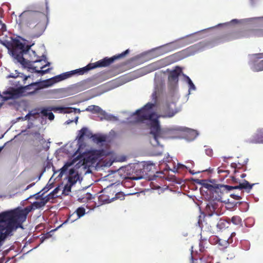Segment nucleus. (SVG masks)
Returning <instances> with one entry per match:
<instances>
[{"label":"nucleus","mask_w":263,"mask_h":263,"mask_svg":"<svg viewBox=\"0 0 263 263\" xmlns=\"http://www.w3.org/2000/svg\"><path fill=\"white\" fill-rule=\"evenodd\" d=\"M129 53V50L127 49L122 53L118 55H114L111 58L106 57L101 60H99L95 63H89L86 66L72 70L69 72L63 73L62 74L56 76L50 79H47L43 81V86L45 87H50L53 84L59 82L61 81L65 80L68 78L71 77L74 74L83 75L87 72L89 70L98 68V67H105L110 65L116 60L123 58L126 54Z\"/></svg>","instance_id":"nucleus-1"},{"label":"nucleus","mask_w":263,"mask_h":263,"mask_svg":"<svg viewBox=\"0 0 263 263\" xmlns=\"http://www.w3.org/2000/svg\"><path fill=\"white\" fill-rule=\"evenodd\" d=\"M210 182L211 183H204L203 186L210 191L211 197L213 200V201L210 202V204H208V206L210 209L211 208L213 212L216 213L217 212L216 211V210L217 207L215 201H219L220 202H226V200H223L224 195L233 189H245L249 193L254 185V183L252 184H250V183L246 180H245L243 182L239 183L238 185L236 186L216 184L214 182H215L214 180H210Z\"/></svg>","instance_id":"nucleus-2"},{"label":"nucleus","mask_w":263,"mask_h":263,"mask_svg":"<svg viewBox=\"0 0 263 263\" xmlns=\"http://www.w3.org/2000/svg\"><path fill=\"white\" fill-rule=\"evenodd\" d=\"M152 97L155 101L154 103H147L140 109L137 110L134 115L136 116V122L140 123L143 122L145 120H149L150 134L153 135L154 140L158 143V139L161 134L160 126L158 117L154 118L155 114L151 111L152 108L155 106L157 100V92L156 91L153 92Z\"/></svg>","instance_id":"nucleus-3"},{"label":"nucleus","mask_w":263,"mask_h":263,"mask_svg":"<svg viewBox=\"0 0 263 263\" xmlns=\"http://www.w3.org/2000/svg\"><path fill=\"white\" fill-rule=\"evenodd\" d=\"M23 223L11 211L0 213V242L4 241L12 232L19 228H22Z\"/></svg>","instance_id":"nucleus-4"},{"label":"nucleus","mask_w":263,"mask_h":263,"mask_svg":"<svg viewBox=\"0 0 263 263\" xmlns=\"http://www.w3.org/2000/svg\"><path fill=\"white\" fill-rule=\"evenodd\" d=\"M26 16L27 26L30 29L32 36L38 37L41 36L45 31L46 24V17L43 13L27 11L23 13Z\"/></svg>","instance_id":"nucleus-5"},{"label":"nucleus","mask_w":263,"mask_h":263,"mask_svg":"<svg viewBox=\"0 0 263 263\" xmlns=\"http://www.w3.org/2000/svg\"><path fill=\"white\" fill-rule=\"evenodd\" d=\"M250 36L263 37V27L248 31H236L226 34L221 37V42H229L242 37Z\"/></svg>","instance_id":"nucleus-6"},{"label":"nucleus","mask_w":263,"mask_h":263,"mask_svg":"<svg viewBox=\"0 0 263 263\" xmlns=\"http://www.w3.org/2000/svg\"><path fill=\"white\" fill-rule=\"evenodd\" d=\"M44 206V203L41 200L40 201H35L30 205L27 206L24 209L17 208L10 210L23 223V222L26 221L27 216L29 212H30L32 210L40 209Z\"/></svg>","instance_id":"nucleus-7"},{"label":"nucleus","mask_w":263,"mask_h":263,"mask_svg":"<svg viewBox=\"0 0 263 263\" xmlns=\"http://www.w3.org/2000/svg\"><path fill=\"white\" fill-rule=\"evenodd\" d=\"M30 49V46H25L24 44L17 41L14 43L11 50L12 55L17 62L22 65H25L27 61L24 58L23 54L26 53Z\"/></svg>","instance_id":"nucleus-8"},{"label":"nucleus","mask_w":263,"mask_h":263,"mask_svg":"<svg viewBox=\"0 0 263 263\" xmlns=\"http://www.w3.org/2000/svg\"><path fill=\"white\" fill-rule=\"evenodd\" d=\"M84 136L89 139H92V140L97 144L105 142L106 140L105 136L93 134L87 127H83L81 130H79L77 137L79 144L83 142Z\"/></svg>","instance_id":"nucleus-9"},{"label":"nucleus","mask_w":263,"mask_h":263,"mask_svg":"<svg viewBox=\"0 0 263 263\" xmlns=\"http://www.w3.org/2000/svg\"><path fill=\"white\" fill-rule=\"evenodd\" d=\"M249 64L251 69L255 72L263 70V53L249 55Z\"/></svg>","instance_id":"nucleus-10"},{"label":"nucleus","mask_w":263,"mask_h":263,"mask_svg":"<svg viewBox=\"0 0 263 263\" xmlns=\"http://www.w3.org/2000/svg\"><path fill=\"white\" fill-rule=\"evenodd\" d=\"M29 63V68L32 69L35 72L41 74L42 75L48 72L50 69L48 68L46 70H42L43 68L50 65V63L47 62L46 63V61L43 59H36Z\"/></svg>","instance_id":"nucleus-11"},{"label":"nucleus","mask_w":263,"mask_h":263,"mask_svg":"<svg viewBox=\"0 0 263 263\" xmlns=\"http://www.w3.org/2000/svg\"><path fill=\"white\" fill-rule=\"evenodd\" d=\"M92 114H98L99 117L101 120H106L108 121L114 120L115 117L112 115H108L99 106L91 105L88 106L85 110Z\"/></svg>","instance_id":"nucleus-12"},{"label":"nucleus","mask_w":263,"mask_h":263,"mask_svg":"<svg viewBox=\"0 0 263 263\" xmlns=\"http://www.w3.org/2000/svg\"><path fill=\"white\" fill-rule=\"evenodd\" d=\"M162 110L164 115L161 116L163 117H172L178 111L176 107V104L173 102L166 103Z\"/></svg>","instance_id":"nucleus-13"},{"label":"nucleus","mask_w":263,"mask_h":263,"mask_svg":"<svg viewBox=\"0 0 263 263\" xmlns=\"http://www.w3.org/2000/svg\"><path fill=\"white\" fill-rule=\"evenodd\" d=\"M21 91L18 89H11L9 91L4 92L3 95L0 94V97L2 98V100L5 101L9 99H14L18 98L20 96Z\"/></svg>","instance_id":"nucleus-14"},{"label":"nucleus","mask_w":263,"mask_h":263,"mask_svg":"<svg viewBox=\"0 0 263 263\" xmlns=\"http://www.w3.org/2000/svg\"><path fill=\"white\" fill-rule=\"evenodd\" d=\"M181 72V69L179 67L171 71L168 78L170 85L174 86L178 84V77Z\"/></svg>","instance_id":"nucleus-15"},{"label":"nucleus","mask_w":263,"mask_h":263,"mask_svg":"<svg viewBox=\"0 0 263 263\" xmlns=\"http://www.w3.org/2000/svg\"><path fill=\"white\" fill-rule=\"evenodd\" d=\"M202 243V240H200L199 243V251L201 253H202V254H204L202 256H199L200 260V263H213V257L206 255L208 254V253L205 252L204 247L203 246Z\"/></svg>","instance_id":"nucleus-16"},{"label":"nucleus","mask_w":263,"mask_h":263,"mask_svg":"<svg viewBox=\"0 0 263 263\" xmlns=\"http://www.w3.org/2000/svg\"><path fill=\"white\" fill-rule=\"evenodd\" d=\"M43 88H45V87L43 86V81L42 82L32 83L24 87L25 91H28V92L29 93H33Z\"/></svg>","instance_id":"nucleus-17"},{"label":"nucleus","mask_w":263,"mask_h":263,"mask_svg":"<svg viewBox=\"0 0 263 263\" xmlns=\"http://www.w3.org/2000/svg\"><path fill=\"white\" fill-rule=\"evenodd\" d=\"M89 158L91 161H95L99 158L105 156L106 152L103 149H92L88 152Z\"/></svg>","instance_id":"nucleus-18"},{"label":"nucleus","mask_w":263,"mask_h":263,"mask_svg":"<svg viewBox=\"0 0 263 263\" xmlns=\"http://www.w3.org/2000/svg\"><path fill=\"white\" fill-rule=\"evenodd\" d=\"M251 143H263V128L258 130L250 139Z\"/></svg>","instance_id":"nucleus-19"},{"label":"nucleus","mask_w":263,"mask_h":263,"mask_svg":"<svg viewBox=\"0 0 263 263\" xmlns=\"http://www.w3.org/2000/svg\"><path fill=\"white\" fill-rule=\"evenodd\" d=\"M78 200L81 202H85L92 199V195L85 191H80L78 193Z\"/></svg>","instance_id":"nucleus-20"},{"label":"nucleus","mask_w":263,"mask_h":263,"mask_svg":"<svg viewBox=\"0 0 263 263\" xmlns=\"http://www.w3.org/2000/svg\"><path fill=\"white\" fill-rule=\"evenodd\" d=\"M74 168H70L69 171L68 181L72 184L76 183L79 179V175L75 173Z\"/></svg>","instance_id":"nucleus-21"},{"label":"nucleus","mask_w":263,"mask_h":263,"mask_svg":"<svg viewBox=\"0 0 263 263\" xmlns=\"http://www.w3.org/2000/svg\"><path fill=\"white\" fill-rule=\"evenodd\" d=\"M213 239L214 242L218 243L219 246L222 247V248H227L230 244L229 239H220L219 237L214 236Z\"/></svg>","instance_id":"nucleus-22"},{"label":"nucleus","mask_w":263,"mask_h":263,"mask_svg":"<svg viewBox=\"0 0 263 263\" xmlns=\"http://www.w3.org/2000/svg\"><path fill=\"white\" fill-rule=\"evenodd\" d=\"M208 46V44L204 42H200L198 44H195L191 47L189 48L193 49L194 50H198L202 48H203Z\"/></svg>","instance_id":"nucleus-23"},{"label":"nucleus","mask_w":263,"mask_h":263,"mask_svg":"<svg viewBox=\"0 0 263 263\" xmlns=\"http://www.w3.org/2000/svg\"><path fill=\"white\" fill-rule=\"evenodd\" d=\"M74 213L77 214V219H79L85 215V209L83 207H79L76 210Z\"/></svg>","instance_id":"nucleus-24"},{"label":"nucleus","mask_w":263,"mask_h":263,"mask_svg":"<svg viewBox=\"0 0 263 263\" xmlns=\"http://www.w3.org/2000/svg\"><path fill=\"white\" fill-rule=\"evenodd\" d=\"M197 254V252H196L195 253L193 252V247L191 248V253L190 256V263H197V258H196V255Z\"/></svg>","instance_id":"nucleus-25"},{"label":"nucleus","mask_w":263,"mask_h":263,"mask_svg":"<svg viewBox=\"0 0 263 263\" xmlns=\"http://www.w3.org/2000/svg\"><path fill=\"white\" fill-rule=\"evenodd\" d=\"M54 110L52 107L44 108L42 110L40 109V114H41L43 116L47 117L49 112Z\"/></svg>","instance_id":"nucleus-26"},{"label":"nucleus","mask_w":263,"mask_h":263,"mask_svg":"<svg viewBox=\"0 0 263 263\" xmlns=\"http://www.w3.org/2000/svg\"><path fill=\"white\" fill-rule=\"evenodd\" d=\"M231 221L235 225L240 224L241 222V219L239 216H234L232 217Z\"/></svg>","instance_id":"nucleus-27"},{"label":"nucleus","mask_w":263,"mask_h":263,"mask_svg":"<svg viewBox=\"0 0 263 263\" xmlns=\"http://www.w3.org/2000/svg\"><path fill=\"white\" fill-rule=\"evenodd\" d=\"M29 115H30L31 117H33L34 118H37L40 115V109L36 108L35 109L29 111Z\"/></svg>","instance_id":"nucleus-28"},{"label":"nucleus","mask_w":263,"mask_h":263,"mask_svg":"<svg viewBox=\"0 0 263 263\" xmlns=\"http://www.w3.org/2000/svg\"><path fill=\"white\" fill-rule=\"evenodd\" d=\"M65 111H64L65 113H71L72 112H74L75 113H80L81 112V110L79 108H72V107H69V108H66L65 109Z\"/></svg>","instance_id":"nucleus-29"},{"label":"nucleus","mask_w":263,"mask_h":263,"mask_svg":"<svg viewBox=\"0 0 263 263\" xmlns=\"http://www.w3.org/2000/svg\"><path fill=\"white\" fill-rule=\"evenodd\" d=\"M72 165L71 162H67L61 168V174H64L65 173L68 167Z\"/></svg>","instance_id":"nucleus-30"},{"label":"nucleus","mask_w":263,"mask_h":263,"mask_svg":"<svg viewBox=\"0 0 263 263\" xmlns=\"http://www.w3.org/2000/svg\"><path fill=\"white\" fill-rule=\"evenodd\" d=\"M35 135L36 137V139L41 144H43L46 143V140L40 133H36L35 134Z\"/></svg>","instance_id":"nucleus-31"},{"label":"nucleus","mask_w":263,"mask_h":263,"mask_svg":"<svg viewBox=\"0 0 263 263\" xmlns=\"http://www.w3.org/2000/svg\"><path fill=\"white\" fill-rule=\"evenodd\" d=\"M50 199H52V197H50V195H47L44 197H42L41 201L44 203L45 205Z\"/></svg>","instance_id":"nucleus-32"},{"label":"nucleus","mask_w":263,"mask_h":263,"mask_svg":"<svg viewBox=\"0 0 263 263\" xmlns=\"http://www.w3.org/2000/svg\"><path fill=\"white\" fill-rule=\"evenodd\" d=\"M52 187L51 184L47 185L41 191H42L41 196H43L46 192H47Z\"/></svg>","instance_id":"nucleus-33"},{"label":"nucleus","mask_w":263,"mask_h":263,"mask_svg":"<svg viewBox=\"0 0 263 263\" xmlns=\"http://www.w3.org/2000/svg\"><path fill=\"white\" fill-rule=\"evenodd\" d=\"M205 154L209 157H212L213 154V149L209 147H205Z\"/></svg>","instance_id":"nucleus-34"},{"label":"nucleus","mask_w":263,"mask_h":263,"mask_svg":"<svg viewBox=\"0 0 263 263\" xmlns=\"http://www.w3.org/2000/svg\"><path fill=\"white\" fill-rule=\"evenodd\" d=\"M59 189L58 187L55 188L51 192H50L48 195H50V197H52V199H54L56 197L55 195L58 193Z\"/></svg>","instance_id":"nucleus-35"},{"label":"nucleus","mask_w":263,"mask_h":263,"mask_svg":"<svg viewBox=\"0 0 263 263\" xmlns=\"http://www.w3.org/2000/svg\"><path fill=\"white\" fill-rule=\"evenodd\" d=\"M123 199L124 198V195L121 192H119V193H117L115 195V197H114V198H112L110 200L111 201L113 199Z\"/></svg>","instance_id":"nucleus-36"},{"label":"nucleus","mask_w":263,"mask_h":263,"mask_svg":"<svg viewBox=\"0 0 263 263\" xmlns=\"http://www.w3.org/2000/svg\"><path fill=\"white\" fill-rule=\"evenodd\" d=\"M242 194V192L240 193V195H238V194H232L230 195V196L236 200H240L241 199V195Z\"/></svg>","instance_id":"nucleus-37"},{"label":"nucleus","mask_w":263,"mask_h":263,"mask_svg":"<svg viewBox=\"0 0 263 263\" xmlns=\"http://www.w3.org/2000/svg\"><path fill=\"white\" fill-rule=\"evenodd\" d=\"M217 227L219 229H222L226 227V223H224V221L220 220L217 224Z\"/></svg>","instance_id":"nucleus-38"},{"label":"nucleus","mask_w":263,"mask_h":263,"mask_svg":"<svg viewBox=\"0 0 263 263\" xmlns=\"http://www.w3.org/2000/svg\"><path fill=\"white\" fill-rule=\"evenodd\" d=\"M75 214V213H73V214H72L71 215H70L69 217L67 218V219L66 220V221H65V222H72L73 221H74L76 220H77V218L76 219H74L73 218V216Z\"/></svg>","instance_id":"nucleus-39"},{"label":"nucleus","mask_w":263,"mask_h":263,"mask_svg":"<svg viewBox=\"0 0 263 263\" xmlns=\"http://www.w3.org/2000/svg\"><path fill=\"white\" fill-rule=\"evenodd\" d=\"M49 148V146L47 145L46 147H44V148H36L35 149V152L36 154H39L42 150L43 149H45V151H47Z\"/></svg>","instance_id":"nucleus-40"},{"label":"nucleus","mask_w":263,"mask_h":263,"mask_svg":"<svg viewBox=\"0 0 263 263\" xmlns=\"http://www.w3.org/2000/svg\"><path fill=\"white\" fill-rule=\"evenodd\" d=\"M187 79L188 83H189V85L190 86V87L191 88H192L193 89H195V86L194 84H193V83L192 82V80L190 79V78L189 77H187Z\"/></svg>","instance_id":"nucleus-41"},{"label":"nucleus","mask_w":263,"mask_h":263,"mask_svg":"<svg viewBox=\"0 0 263 263\" xmlns=\"http://www.w3.org/2000/svg\"><path fill=\"white\" fill-rule=\"evenodd\" d=\"M207 170L205 169V170H200V171H198L197 172H195L194 170H189V172L191 174H198V173H199L200 172H205Z\"/></svg>","instance_id":"nucleus-42"},{"label":"nucleus","mask_w":263,"mask_h":263,"mask_svg":"<svg viewBox=\"0 0 263 263\" xmlns=\"http://www.w3.org/2000/svg\"><path fill=\"white\" fill-rule=\"evenodd\" d=\"M42 191L38 192L37 193L34 195V196L36 199H42L43 196H41Z\"/></svg>","instance_id":"nucleus-43"},{"label":"nucleus","mask_w":263,"mask_h":263,"mask_svg":"<svg viewBox=\"0 0 263 263\" xmlns=\"http://www.w3.org/2000/svg\"><path fill=\"white\" fill-rule=\"evenodd\" d=\"M47 117L48 118V119L50 120H52L54 119V115L53 114V113L52 112L49 111L48 115H47Z\"/></svg>","instance_id":"nucleus-44"},{"label":"nucleus","mask_w":263,"mask_h":263,"mask_svg":"<svg viewBox=\"0 0 263 263\" xmlns=\"http://www.w3.org/2000/svg\"><path fill=\"white\" fill-rule=\"evenodd\" d=\"M142 176L140 175V176H131L130 177V179H131L132 180H139V179H140L141 178H142Z\"/></svg>","instance_id":"nucleus-45"},{"label":"nucleus","mask_w":263,"mask_h":263,"mask_svg":"<svg viewBox=\"0 0 263 263\" xmlns=\"http://www.w3.org/2000/svg\"><path fill=\"white\" fill-rule=\"evenodd\" d=\"M0 29L2 30H6V25L5 24H3L2 21L0 20Z\"/></svg>","instance_id":"nucleus-46"},{"label":"nucleus","mask_w":263,"mask_h":263,"mask_svg":"<svg viewBox=\"0 0 263 263\" xmlns=\"http://www.w3.org/2000/svg\"><path fill=\"white\" fill-rule=\"evenodd\" d=\"M35 183H31L30 184H29L26 188V190H28L29 189H30L31 187L33 186L34 185Z\"/></svg>","instance_id":"nucleus-47"},{"label":"nucleus","mask_w":263,"mask_h":263,"mask_svg":"<svg viewBox=\"0 0 263 263\" xmlns=\"http://www.w3.org/2000/svg\"><path fill=\"white\" fill-rule=\"evenodd\" d=\"M30 117H31L30 115H29V112L27 115H26V116L25 117V119L26 120L29 119Z\"/></svg>","instance_id":"nucleus-48"},{"label":"nucleus","mask_w":263,"mask_h":263,"mask_svg":"<svg viewBox=\"0 0 263 263\" xmlns=\"http://www.w3.org/2000/svg\"><path fill=\"white\" fill-rule=\"evenodd\" d=\"M232 180L235 183H237V179L235 178L234 177H232Z\"/></svg>","instance_id":"nucleus-49"},{"label":"nucleus","mask_w":263,"mask_h":263,"mask_svg":"<svg viewBox=\"0 0 263 263\" xmlns=\"http://www.w3.org/2000/svg\"><path fill=\"white\" fill-rule=\"evenodd\" d=\"M231 166H232V167L236 168V166H237V164H236V163H232L231 164Z\"/></svg>","instance_id":"nucleus-50"},{"label":"nucleus","mask_w":263,"mask_h":263,"mask_svg":"<svg viewBox=\"0 0 263 263\" xmlns=\"http://www.w3.org/2000/svg\"><path fill=\"white\" fill-rule=\"evenodd\" d=\"M246 174H242L240 176L241 178H243L246 177Z\"/></svg>","instance_id":"nucleus-51"},{"label":"nucleus","mask_w":263,"mask_h":263,"mask_svg":"<svg viewBox=\"0 0 263 263\" xmlns=\"http://www.w3.org/2000/svg\"><path fill=\"white\" fill-rule=\"evenodd\" d=\"M224 172V171H222V170H220V169H219V170H218V173L219 174H220L221 173H222V172Z\"/></svg>","instance_id":"nucleus-52"},{"label":"nucleus","mask_w":263,"mask_h":263,"mask_svg":"<svg viewBox=\"0 0 263 263\" xmlns=\"http://www.w3.org/2000/svg\"><path fill=\"white\" fill-rule=\"evenodd\" d=\"M8 77H9V78H15L14 76H12L11 74H10Z\"/></svg>","instance_id":"nucleus-53"},{"label":"nucleus","mask_w":263,"mask_h":263,"mask_svg":"<svg viewBox=\"0 0 263 263\" xmlns=\"http://www.w3.org/2000/svg\"><path fill=\"white\" fill-rule=\"evenodd\" d=\"M28 78V77L26 76L25 78L24 79V81H26Z\"/></svg>","instance_id":"nucleus-54"},{"label":"nucleus","mask_w":263,"mask_h":263,"mask_svg":"<svg viewBox=\"0 0 263 263\" xmlns=\"http://www.w3.org/2000/svg\"><path fill=\"white\" fill-rule=\"evenodd\" d=\"M178 53L172 55V57H176Z\"/></svg>","instance_id":"nucleus-55"},{"label":"nucleus","mask_w":263,"mask_h":263,"mask_svg":"<svg viewBox=\"0 0 263 263\" xmlns=\"http://www.w3.org/2000/svg\"><path fill=\"white\" fill-rule=\"evenodd\" d=\"M244 249L246 250H248L249 249V248H245Z\"/></svg>","instance_id":"nucleus-56"},{"label":"nucleus","mask_w":263,"mask_h":263,"mask_svg":"<svg viewBox=\"0 0 263 263\" xmlns=\"http://www.w3.org/2000/svg\"><path fill=\"white\" fill-rule=\"evenodd\" d=\"M235 233H232V234H231V236H232L233 235H235Z\"/></svg>","instance_id":"nucleus-57"},{"label":"nucleus","mask_w":263,"mask_h":263,"mask_svg":"<svg viewBox=\"0 0 263 263\" xmlns=\"http://www.w3.org/2000/svg\"><path fill=\"white\" fill-rule=\"evenodd\" d=\"M190 163H191L192 164V163H193V162L192 161H191V162H190Z\"/></svg>","instance_id":"nucleus-58"},{"label":"nucleus","mask_w":263,"mask_h":263,"mask_svg":"<svg viewBox=\"0 0 263 263\" xmlns=\"http://www.w3.org/2000/svg\"><path fill=\"white\" fill-rule=\"evenodd\" d=\"M81 146V144H80L79 145V148H80V147Z\"/></svg>","instance_id":"nucleus-59"},{"label":"nucleus","mask_w":263,"mask_h":263,"mask_svg":"<svg viewBox=\"0 0 263 263\" xmlns=\"http://www.w3.org/2000/svg\"><path fill=\"white\" fill-rule=\"evenodd\" d=\"M226 172L229 173V171H226Z\"/></svg>","instance_id":"nucleus-60"},{"label":"nucleus","mask_w":263,"mask_h":263,"mask_svg":"<svg viewBox=\"0 0 263 263\" xmlns=\"http://www.w3.org/2000/svg\"><path fill=\"white\" fill-rule=\"evenodd\" d=\"M189 167H190L189 166H186V168H189Z\"/></svg>","instance_id":"nucleus-61"}]
</instances>
